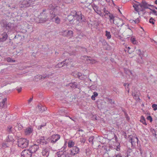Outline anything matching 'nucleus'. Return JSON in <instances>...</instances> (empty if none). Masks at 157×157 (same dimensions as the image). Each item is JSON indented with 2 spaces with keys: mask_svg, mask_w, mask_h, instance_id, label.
I'll list each match as a JSON object with an SVG mask.
<instances>
[{
  "mask_svg": "<svg viewBox=\"0 0 157 157\" xmlns=\"http://www.w3.org/2000/svg\"><path fill=\"white\" fill-rule=\"evenodd\" d=\"M60 10V7L58 6L52 7L51 9V11H50L51 17H52V16L53 17H56V15L59 12Z\"/></svg>",
  "mask_w": 157,
  "mask_h": 157,
  "instance_id": "423d86ee",
  "label": "nucleus"
},
{
  "mask_svg": "<svg viewBox=\"0 0 157 157\" xmlns=\"http://www.w3.org/2000/svg\"><path fill=\"white\" fill-rule=\"evenodd\" d=\"M132 148H129L128 149L127 151V153H128V155H129V154L132 151Z\"/></svg>",
  "mask_w": 157,
  "mask_h": 157,
  "instance_id": "e2e57ef3",
  "label": "nucleus"
},
{
  "mask_svg": "<svg viewBox=\"0 0 157 157\" xmlns=\"http://www.w3.org/2000/svg\"><path fill=\"white\" fill-rule=\"evenodd\" d=\"M90 58V56H85V59H86V60H90V61L91 62H93L94 61H95L93 59H89V58Z\"/></svg>",
  "mask_w": 157,
  "mask_h": 157,
  "instance_id": "ea45409f",
  "label": "nucleus"
},
{
  "mask_svg": "<svg viewBox=\"0 0 157 157\" xmlns=\"http://www.w3.org/2000/svg\"><path fill=\"white\" fill-rule=\"evenodd\" d=\"M108 13H109L108 16L109 17V21L111 23L112 22L113 23V24L116 19H115V16L112 13L109 12H108Z\"/></svg>",
  "mask_w": 157,
  "mask_h": 157,
  "instance_id": "aec40b11",
  "label": "nucleus"
},
{
  "mask_svg": "<svg viewBox=\"0 0 157 157\" xmlns=\"http://www.w3.org/2000/svg\"><path fill=\"white\" fill-rule=\"evenodd\" d=\"M131 40L132 43L133 44H136V41L135 40V38L131 37Z\"/></svg>",
  "mask_w": 157,
  "mask_h": 157,
  "instance_id": "de8ad7c7",
  "label": "nucleus"
},
{
  "mask_svg": "<svg viewBox=\"0 0 157 157\" xmlns=\"http://www.w3.org/2000/svg\"><path fill=\"white\" fill-rule=\"evenodd\" d=\"M113 24L116 25L117 27H121L124 24L123 20L121 18H117L115 20Z\"/></svg>",
  "mask_w": 157,
  "mask_h": 157,
  "instance_id": "f8f14e48",
  "label": "nucleus"
},
{
  "mask_svg": "<svg viewBox=\"0 0 157 157\" xmlns=\"http://www.w3.org/2000/svg\"><path fill=\"white\" fill-rule=\"evenodd\" d=\"M69 86L72 88H78V83L76 82H71L69 84Z\"/></svg>",
  "mask_w": 157,
  "mask_h": 157,
  "instance_id": "4be33fe9",
  "label": "nucleus"
},
{
  "mask_svg": "<svg viewBox=\"0 0 157 157\" xmlns=\"http://www.w3.org/2000/svg\"><path fill=\"white\" fill-rule=\"evenodd\" d=\"M155 21L153 17H151L149 20V22L152 25H154L155 24L154 21Z\"/></svg>",
  "mask_w": 157,
  "mask_h": 157,
  "instance_id": "e433bc0d",
  "label": "nucleus"
},
{
  "mask_svg": "<svg viewBox=\"0 0 157 157\" xmlns=\"http://www.w3.org/2000/svg\"><path fill=\"white\" fill-rule=\"evenodd\" d=\"M98 95V93L97 92H94L93 93V95L91 97V99L93 100H95V97H97Z\"/></svg>",
  "mask_w": 157,
  "mask_h": 157,
  "instance_id": "72a5a7b5",
  "label": "nucleus"
},
{
  "mask_svg": "<svg viewBox=\"0 0 157 157\" xmlns=\"http://www.w3.org/2000/svg\"><path fill=\"white\" fill-rule=\"evenodd\" d=\"M9 6L10 7L11 9H14L16 8V6L15 5L10 4L9 5Z\"/></svg>",
  "mask_w": 157,
  "mask_h": 157,
  "instance_id": "37998d69",
  "label": "nucleus"
},
{
  "mask_svg": "<svg viewBox=\"0 0 157 157\" xmlns=\"http://www.w3.org/2000/svg\"><path fill=\"white\" fill-rule=\"evenodd\" d=\"M6 141L7 142H13L14 141V140L12 137L8 136L7 138L6 139Z\"/></svg>",
  "mask_w": 157,
  "mask_h": 157,
  "instance_id": "2f4dec72",
  "label": "nucleus"
},
{
  "mask_svg": "<svg viewBox=\"0 0 157 157\" xmlns=\"http://www.w3.org/2000/svg\"><path fill=\"white\" fill-rule=\"evenodd\" d=\"M94 139V136H90L89 139V142L90 143H92V144H93V140Z\"/></svg>",
  "mask_w": 157,
  "mask_h": 157,
  "instance_id": "79ce46f5",
  "label": "nucleus"
},
{
  "mask_svg": "<svg viewBox=\"0 0 157 157\" xmlns=\"http://www.w3.org/2000/svg\"><path fill=\"white\" fill-rule=\"evenodd\" d=\"M75 144V142L72 140H70L68 142V147H69L71 148L73 147Z\"/></svg>",
  "mask_w": 157,
  "mask_h": 157,
  "instance_id": "cd10ccee",
  "label": "nucleus"
},
{
  "mask_svg": "<svg viewBox=\"0 0 157 157\" xmlns=\"http://www.w3.org/2000/svg\"><path fill=\"white\" fill-rule=\"evenodd\" d=\"M92 6L94 10L98 14H100V13H101V11L98 9V7L96 5L93 3L92 4Z\"/></svg>",
  "mask_w": 157,
  "mask_h": 157,
  "instance_id": "a211bd4d",
  "label": "nucleus"
},
{
  "mask_svg": "<svg viewBox=\"0 0 157 157\" xmlns=\"http://www.w3.org/2000/svg\"><path fill=\"white\" fill-rule=\"evenodd\" d=\"M78 72L77 71H74L72 73V75L74 77H77L78 74Z\"/></svg>",
  "mask_w": 157,
  "mask_h": 157,
  "instance_id": "3c124183",
  "label": "nucleus"
},
{
  "mask_svg": "<svg viewBox=\"0 0 157 157\" xmlns=\"http://www.w3.org/2000/svg\"><path fill=\"white\" fill-rule=\"evenodd\" d=\"M140 7H143L144 8L149 9H150V8H149V6H153V5L148 4L144 0H143L142 2L140 3Z\"/></svg>",
  "mask_w": 157,
  "mask_h": 157,
  "instance_id": "2eb2a0df",
  "label": "nucleus"
},
{
  "mask_svg": "<svg viewBox=\"0 0 157 157\" xmlns=\"http://www.w3.org/2000/svg\"><path fill=\"white\" fill-rule=\"evenodd\" d=\"M50 149L48 147L45 148L43 149L42 152L43 155L45 156V157H48L49 155Z\"/></svg>",
  "mask_w": 157,
  "mask_h": 157,
  "instance_id": "dca6fc26",
  "label": "nucleus"
},
{
  "mask_svg": "<svg viewBox=\"0 0 157 157\" xmlns=\"http://www.w3.org/2000/svg\"><path fill=\"white\" fill-rule=\"evenodd\" d=\"M35 77L37 78H39V79H42V75H37Z\"/></svg>",
  "mask_w": 157,
  "mask_h": 157,
  "instance_id": "0e129e2a",
  "label": "nucleus"
},
{
  "mask_svg": "<svg viewBox=\"0 0 157 157\" xmlns=\"http://www.w3.org/2000/svg\"><path fill=\"white\" fill-rule=\"evenodd\" d=\"M152 107L153 108L154 110H157V105L155 104H153L152 106Z\"/></svg>",
  "mask_w": 157,
  "mask_h": 157,
  "instance_id": "09e8293b",
  "label": "nucleus"
},
{
  "mask_svg": "<svg viewBox=\"0 0 157 157\" xmlns=\"http://www.w3.org/2000/svg\"><path fill=\"white\" fill-rule=\"evenodd\" d=\"M2 147L3 148H5L6 147H9V146L7 145V144L5 143H3L2 144Z\"/></svg>",
  "mask_w": 157,
  "mask_h": 157,
  "instance_id": "a19ab883",
  "label": "nucleus"
},
{
  "mask_svg": "<svg viewBox=\"0 0 157 157\" xmlns=\"http://www.w3.org/2000/svg\"><path fill=\"white\" fill-rule=\"evenodd\" d=\"M7 131L9 134L13 133L14 130L11 126L9 125L7 127Z\"/></svg>",
  "mask_w": 157,
  "mask_h": 157,
  "instance_id": "5701e85b",
  "label": "nucleus"
},
{
  "mask_svg": "<svg viewBox=\"0 0 157 157\" xmlns=\"http://www.w3.org/2000/svg\"><path fill=\"white\" fill-rule=\"evenodd\" d=\"M48 11L45 9H43L42 12L40 13L39 18L40 23H44L48 20Z\"/></svg>",
  "mask_w": 157,
  "mask_h": 157,
  "instance_id": "7ed1b4c3",
  "label": "nucleus"
},
{
  "mask_svg": "<svg viewBox=\"0 0 157 157\" xmlns=\"http://www.w3.org/2000/svg\"><path fill=\"white\" fill-rule=\"evenodd\" d=\"M136 2L137 4L133 3V7L134 8V10L136 12H139L140 7V2Z\"/></svg>",
  "mask_w": 157,
  "mask_h": 157,
  "instance_id": "f3484780",
  "label": "nucleus"
},
{
  "mask_svg": "<svg viewBox=\"0 0 157 157\" xmlns=\"http://www.w3.org/2000/svg\"><path fill=\"white\" fill-rule=\"evenodd\" d=\"M82 76V74L81 73L78 72V74L77 77H78L79 78L81 79H83V78L82 77H81Z\"/></svg>",
  "mask_w": 157,
  "mask_h": 157,
  "instance_id": "a18cd8bd",
  "label": "nucleus"
},
{
  "mask_svg": "<svg viewBox=\"0 0 157 157\" xmlns=\"http://www.w3.org/2000/svg\"><path fill=\"white\" fill-rule=\"evenodd\" d=\"M79 151V149L77 147L75 146L73 147L72 149L70 150L71 154L72 155H75L78 154Z\"/></svg>",
  "mask_w": 157,
  "mask_h": 157,
  "instance_id": "4468645a",
  "label": "nucleus"
},
{
  "mask_svg": "<svg viewBox=\"0 0 157 157\" xmlns=\"http://www.w3.org/2000/svg\"><path fill=\"white\" fill-rule=\"evenodd\" d=\"M1 27L5 32L7 33L11 32L13 29V24L10 22H8L5 20H2L0 22Z\"/></svg>",
  "mask_w": 157,
  "mask_h": 157,
  "instance_id": "f257e3e1",
  "label": "nucleus"
},
{
  "mask_svg": "<svg viewBox=\"0 0 157 157\" xmlns=\"http://www.w3.org/2000/svg\"><path fill=\"white\" fill-rule=\"evenodd\" d=\"M60 138V135L56 134L52 135L51 137V143L52 144H55Z\"/></svg>",
  "mask_w": 157,
  "mask_h": 157,
  "instance_id": "1a4fd4ad",
  "label": "nucleus"
},
{
  "mask_svg": "<svg viewBox=\"0 0 157 157\" xmlns=\"http://www.w3.org/2000/svg\"><path fill=\"white\" fill-rule=\"evenodd\" d=\"M35 0H24L21 3L22 6L23 8H26L32 6L34 4Z\"/></svg>",
  "mask_w": 157,
  "mask_h": 157,
  "instance_id": "39448f33",
  "label": "nucleus"
},
{
  "mask_svg": "<svg viewBox=\"0 0 157 157\" xmlns=\"http://www.w3.org/2000/svg\"><path fill=\"white\" fill-rule=\"evenodd\" d=\"M140 121L142 122L143 124L147 125V124L146 122V120L145 118L143 116H141V119Z\"/></svg>",
  "mask_w": 157,
  "mask_h": 157,
  "instance_id": "7c9ffc66",
  "label": "nucleus"
},
{
  "mask_svg": "<svg viewBox=\"0 0 157 157\" xmlns=\"http://www.w3.org/2000/svg\"><path fill=\"white\" fill-rule=\"evenodd\" d=\"M150 10L152 11L151 12H149V14H152L154 15L157 16V11L155 10H152L151 9H150Z\"/></svg>",
  "mask_w": 157,
  "mask_h": 157,
  "instance_id": "f704fd0d",
  "label": "nucleus"
},
{
  "mask_svg": "<svg viewBox=\"0 0 157 157\" xmlns=\"http://www.w3.org/2000/svg\"><path fill=\"white\" fill-rule=\"evenodd\" d=\"M2 37L0 38V42H4L7 39L8 36L6 32L3 33L2 34Z\"/></svg>",
  "mask_w": 157,
  "mask_h": 157,
  "instance_id": "6ab92c4d",
  "label": "nucleus"
},
{
  "mask_svg": "<svg viewBox=\"0 0 157 157\" xmlns=\"http://www.w3.org/2000/svg\"><path fill=\"white\" fill-rule=\"evenodd\" d=\"M67 30L63 31L61 32V34L64 36L67 37Z\"/></svg>",
  "mask_w": 157,
  "mask_h": 157,
  "instance_id": "4c0bfd02",
  "label": "nucleus"
},
{
  "mask_svg": "<svg viewBox=\"0 0 157 157\" xmlns=\"http://www.w3.org/2000/svg\"><path fill=\"white\" fill-rule=\"evenodd\" d=\"M115 157H122L121 153H118L115 155Z\"/></svg>",
  "mask_w": 157,
  "mask_h": 157,
  "instance_id": "338daca9",
  "label": "nucleus"
},
{
  "mask_svg": "<svg viewBox=\"0 0 157 157\" xmlns=\"http://www.w3.org/2000/svg\"><path fill=\"white\" fill-rule=\"evenodd\" d=\"M18 137L17 136V139L18 146L22 148H26L28 147L29 140L26 138H20L18 139Z\"/></svg>",
  "mask_w": 157,
  "mask_h": 157,
  "instance_id": "f03ea898",
  "label": "nucleus"
},
{
  "mask_svg": "<svg viewBox=\"0 0 157 157\" xmlns=\"http://www.w3.org/2000/svg\"><path fill=\"white\" fill-rule=\"evenodd\" d=\"M6 60L8 62H15V60H13L11 59V58L10 57L7 58L6 59Z\"/></svg>",
  "mask_w": 157,
  "mask_h": 157,
  "instance_id": "c03bdc74",
  "label": "nucleus"
},
{
  "mask_svg": "<svg viewBox=\"0 0 157 157\" xmlns=\"http://www.w3.org/2000/svg\"><path fill=\"white\" fill-rule=\"evenodd\" d=\"M51 17V19L53 21H55L57 24H59L60 22V19L58 17H53V16Z\"/></svg>",
  "mask_w": 157,
  "mask_h": 157,
  "instance_id": "a878e982",
  "label": "nucleus"
},
{
  "mask_svg": "<svg viewBox=\"0 0 157 157\" xmlns=\"http://www.w3.org/2000/svg\"><path fill=\"white\" fill-rule=\"evenodd\" d=\"M102 44L104 47L105 46H108V44L106 41L105 40H103L102 41Z\"/></svg>",
  "mask_w": 157,
  "mask_h": 157,
  "instance_id": "49530a36",
  "label": "nucleus"
},
{
  "mask_svg": "<svg viewBox=\"0 0 157 157\" xmlns=\"http://www.w3.org/2000/svg\"><path fill=\"white\" fill-rule=\"evenodd\" d=\"M36 108L38 109L39 111L40 112H43L47 109V108L46 107L42 106L41 105H38Z\"/></svg>",
  "mask_w": 157,
  "mask_h": 157,
  "instance_id": "412c9836",
  "label": "nucleus"
},
{
  "mask_svg": "<svg viewBox=\"0 0 157 157\" xmlns=\"http://www.w3.org/2000/svg\"><path fill=\"white\" fill-rule=\"evenodd\" d=\"M128 138L129 139V142L131 144V147L132 148H135L136 145L138 144V139L136 137H134L132 135H129Z\"/></svg>",
  "mask_w": 157,
  "mask_h": 157,
  "instance_id": "20e7f679",
  "label": "nucleus"
},
{
  "mask_svg": "<svg viewBox=\"0 0 157 157\" xmlns=\"http://www.w3.org/2000/svg\"><path fill=\"white\" fill-rule=\"evenodd\" d=\"M146 9V8H144L143 7H140L139 9V11H141L142 12H144L145 11V9Z\"/></svg>",
  "mask_w": 157,
  "mask_h": 157,
  "instance_id": "69168bd1",
  "label": "nucleus"
},
{
  "mask_svg": "<svg viewBox=\"0 0 157 157\" xmlns=\"http://www.w3.org/2000/svg\"><path fill=\"white\" fill-rule=\"evenodd\" d=\"M21 157H32V154L29 150H24L21 153Z\"/></svg>",
  "mask_w": 157,
  "mask_h": 157,
  "instance_id": "9b49d317",
  "label": "nucleus"
},
{
  "mask_svg": "<svg viewBox=\"0 0 157 157\" xmlns=\"http://www.w3.org/2000/svg\"><path fill=\"white\" fill-rule=\"evenodd\" d=\"M85 141L86 139L83 137V136H82L80 138V141L84 144L85 142Z\"/></svg>",
  "mask_w": 157,
  "mask_h": 157,
  "instance_id": "58836bf2",
  "label": "nucleus"
},
{
  "mask_svg": "<svg viewBox=\"0 0 157 157\" xmlns=\"http://www.w3.org/2000/svg\"><path fill=\"white\" fill-rule=\"evenodd\" d=\"M39 148V145L36 143L31 146L28 150L32 154V153L35 152Z\"/></svg>",
  "mask_w": 157,
  "mask_h": 157,
  "instance_id": "9d476101",
  "label": "nucleus"
},
{
  "mask_svg": "<svg viewBox=\"0 0 157 157\" xmlns=\"http://www.w3.org/2000/svg\"><path fill=\"white\" fill-rule=\"evenodd\" d=\"M46 125V123L43 124H41L40 126H38V129H41L42 127H43L45 126Z\"/></svg>",
  "mask_w": 157,
  "mask_h": 157,
  "instance_id": "4d7b16f0",
  "label": "nucleus"
},
{
  "mask_svg": "<svg viewBox=\"0 0 157 157\" xmlns=\"http://www.w3.org/2000/svg\"><path fill=\"white\" fill-rule=\"evenodd\" d=\"M61 152H63L62 153H61V155H64V157H71V155H72L71 154V152L70 153H69L66 152V151L62 152L61 151Z\"/></svg>",
  "mask_w": 157,
  "mask_h": 157,
  "instance_id": "bb28decb",
  "label": "nucleus"
},
{
  "mask_svg": "<svg viewBox=\"0 0 157 157\" xmlns=\"http://www.w3.org/2000/svg\"><path fill=\"white\" fill-rule=\"evenodd\" d=\"M18 128L19 130H20L22 129L23 127L20 124H18Z\"/></svg>",
  "mask_w": 157,
  "mask_h": 157,
  "instance_id": "774afa93",
  "label": "nucleus"
},
{
  "mask_svg": "<svg viewBox=\"0 0 157 157\" xmlns=\"http://www.w3.org/2000/svg\"><path fill=\"white\" fill-rule=\"evenodd\" d=\"M73 32L71 30H67V37L71 38L73 36Z\"/></svg>",
  "mask_w": 157,
  "mask_h": 157,
  "instance_id": "b1692460",
  "label": "nucleus"
},
{
  "mask_svg": "<svg viewBox=\"0 0 157 157\" xmlns=\"http://www.w3.org/2000/svg\"><path fill=\"white\" fill-rule=\"evenodd\" d=\"M68 61H69L68 59H66L63 61L59 63L56 65V68H60L64 66H67L68 65Z\"/></svg>",
  "mask_w": 157,
  "mask_h": 157,
  "instance_id": "ddd939ff",
  "label": "nucleus"
},
{
  "mask_svg": "<svg viewBox=\"0 0 157 157\" xmlns=\"http://www.w3.org/2000/svg\"><path fill=\"white\" fill-rule=\"evenodd\" d=\"M105 36L107 37V39H109L111 37V35L110 34V33L107 30L105 31Z\"/></svg>",
  "mask_w": 157,
  "mask_h": 157,
  "instance_id": "c85d7f7f",
  "label": "nucleus"
},
{
  "mask_svg": "<svg viewBox=\"0 0 157 157\" xmlns=\"http://www.w3.org/2000/svg\"><path fill=\"white\" fill-rule=\"evenodd\" d=\"M48 139H45L44 136H41L40 138L36 140L35 143H37L39 145H45L48 143Z\"/></svg>",
  "mask_w": 157,
  "mask_h": 157,
  "instance_id": "0eeeda50",
  "label": "nucleus"
},
{
  "mask_svg": "<svg viewBox=\"0 0 157 157\" xmlns=\"http://www.w3.org/2000/svg\"><path fill=\"white\" fill-rule=\"evenodd\" d=\"M111 32L113 34H115L116 29L114 27L111 28Z\"/></svg>",
  "mask_w": 157,
  "mask_h": 157,
  "instance_id": "13d9d810",
  "label": "nucleus"
},
{
  "mask_svg": "<svg viewBox=\"0 0 157 157\" xmlns=\"http://www.w3.org/2000/svg\"><path fill=\"white\" fill-rule=\"evenodd\" d=\"M59 113L60 114L63 115L65 113V112L63 109H60L59 111Z\"/></svg>",
  "mask_w": 157,
  "mask_h": 157,
  "instance_id": "bf43d9fd",
  "label": "nucleus"
},
{
  "mask_svg": "<svg viewBox=\"0 0 157 157\" xmlns=\"http://www.w3.org/2000/svg\"><path fill=\"white\" fill-rule=\"evenodd\" d=\"M124 116H125V117L126 118V119L128 121H130V119L128 115V114L127 113H125V114H124Z\"/></svg>",
  "mask_w": 157,
  "mask_h": 157,
  "instance_id": "5fc2aeb1",
  "label": "nucleus"
},
{
  "mask_svg": "<svg viewBox=\"0 0 157 157\" xmlns=\"http://www.w3.org/2000/svg\"><path fill=\"white\" fill-rule=\"evenodd\" d=\"M33 129L31 128H28L25 131V134L26 135L30 134L33 132Z\"/></svg>",
  "mask_w": 157,
  "mask_h": 157,
  "instance_id": "393cba45",
  "label": "nucleus"
},
{
  "mask_svg": "<svg viewBox=\"0 0 157 157\" xmlns=\"http://www.w3.org/2000/svg\"><path fill=\"white\" fill-rule=\"evenodd\" d=\"M104 48L105 49H106L107 50H109L111 48L110 46L109 45H108V46H105V47H104Z\"/></svg>",
  "mask_w": 157,
  "mask_h": 157,
  "instance_id": "6e6d98bb",
  "label": "nucleus"
},
{
  "mask_svg": "<svg viewBox=\"0 0 157 157\" xmlns=\"http://www.w3.org/2000/svg\"><path fill=\"white\" fill-rule=\"evenodd\" d=\"M103 10L104 12L105 13V15H108V14H109V13H108V12H109L107 10H106V9L105 8H104L103 9Z\"/></svg>",
  "mask_w": 157,
  "mask_h": 157,
  "instance_id": "603ef678",
  "label": "nucleus"
},
{
  "mask_svg": "<svg viewBox=\"0 0 157 157\" xmlns=\"http://www.w3.org/2000/svg\"><path fill=\"white\" fill-rule=\"evenodd\" d=\"M75 14L77 16L76 19L78 21L82 22H86L85 17L82 14L81 12H76Z\"/></svg>",
  "mask_w": 157,
  "mask_h": 157,
  "instance_id": "6e6552de",
  "label": "nucleus"
},
{
  "mask_svg": "<svg viewBox=\"0 0 157 157\" xmlns=\"http://www.w3.org/2000/svg\"><path fill=\"white\" fill-rule=\"evenodd\" d=\"M147 119L150 121V122H152V118L151 116H148L147 117Z\"/></svg>",
  "mask_w": 157,
  "mask_h": 157,
  "instance_id": "864d4df0",
  "label": "nucleus"
},
{
  "mask_svg": "<svg viewBox=\"0 0 157 157\" xmlns=\"http://www.w3.org/2000/svg\"><path fill=\"white\" fill-rule=\"evenodd\" d=\"M151 132L153 135L155 136V138H157V137H156L157 135L155 133V130L153 129V130Z\"/></svg>",
  "mask_w": 157,
  "mask_h": 157,
  "instance_id": "052dcab7",
  "label": "nucleus"
},
{
  "mask_svg": "<svg viewBox=\"0 0 157 157\" xmlns=\"http://www.w3.org/2000/svg\"><path fill=\"white\" fill-rule=\"evenodd\" d=\"M132 95L133 97V98H135V97L139 96V93L136 91H134L132 92Z\"/></svg>",
  "mask_w": 157,
  "mask_h": 157,
  "instance_id": "473e14b6",
  "label": "nucleus"
},
{
  "mask_svg": "<svg viewBox=\"0 0 157 157\" xmlns=\"http://www.w3.org/2000/svg\"><path fill=\"white\" fill-rule=\"evenodd\" d=\"M108 102H109L111 105L114 104V101L111 99L109 98Z\"/></svg>",
  "mask_w": 157,
  "mask_h": 157,
  "instance_id": "8fccbe9b",
  "label": "nucleus"
},
{
  "mask_svg": "<svg viewBox=\"0 0 157 157\" xmlns=\"http://www.w3.org/2000/svg\"><path fill=\"white\" fill-rule=\"evenodd\" d=\"M42 78L44 79V78H48L49 75H47V74H45V75H42Z\"/></svg>",
  "mask_w": 157,
  "mask_h": 157,
  "instance_id": "680f3d73",
  "label": "nucleus"
},
{
  "mask_svg": "<svg viewBox=\"0 0 157 157\" xmlns=\"http://www.w3.org/2000/svg\"><path fill=\"white\" fill-rule=\"evenodd\" d=\"M124 73L128 75H131L132 74V73L131 71L127 69V68H124Z\"/></svg>",
  "mask_w": 157,
  "mask_h": 157,
  "instance_id": "c756f323",
  "label": "nucleus"
},
{
  "mask_svg": "<svg viewBox=\"0 0 157 157\" xmlns=\"http://www.w3.org/2000/svg\"><path fill=\"white\" fill-rule=\"evenodd\" d=\"M22 38L21 36L19 34H17L13 38L14 39H17L18 40H20Z\"/></svg>",
  "mask_w": 157,
  "mask_h": 157,
  "instance_id": "c9c22d12",
  "label": "nucleus"
}]
</instances>
